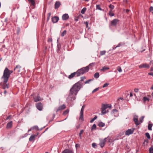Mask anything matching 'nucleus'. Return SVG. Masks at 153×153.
I'll return each instance as SVG.
<instances>
[{"label": "nucleus", "mask_w": 153, "mask_h": 153, "mask_svg": "<svg viewBox=\"0 0 153 153\" xmlns=\"http://www.w3.org/2000/svg\"><path fill=\"white\" fill-rule=\"evenodd\" d=\"M82 81L83 80L81 79L73 85L70 90V94L68 97V99H69L72 101L76 99V96L78 91L83 86V84L82 82Z\"/></svg>", "instance_id": "obj_1"}, {"label": "nucleus", "mask_w": 153, "mask_h": 153, "mask_svg": "<svg viewBox=\"0 0 153 153\" xmlns=\"http://www.w3.org/2000/svg\"><path fill=\"white\" fill-rule=\"evenodd\" d=\"M13 72V71L9 70L7 68H6L4 71L3 75L1 78L4 79V83H7L8 80L10 75Z\"/></svg>", "instance_id": "obj_2"}, {"label": "nucleus", "mask_w": 153, "mask_h": 153, "mask_svg": "<svg viewBox=\"0 0 153 153\" xmlns=\"http://www.w3.org/2000/svg\"><path fill=\"white\" fill-rule=\"evenodd\" d=\"M89 70V66H87L85 67L82 68L78 70L76 73V76H78L84 74V73L88 71Z\"/></svg>", "instance_id": "obj_3"}, {"label": "nucleus", "mask_w": 153, "mask_h": 153, "mask_svg": "<svg viewBox=\"0 0 153 153\" xmlns=\"http://www.w3.org/2000/svg\"><path fill=\"white\" fill-rule=\"evenodd\" d=\"M119 22V20L118 19H115L111 21L109 24V27H115L117 26V24Z\"/></svg>", "instance_id": "obj_4"}, {"label": "nucleus", "mask_w": 153, "mask_h": 153, "mask_svg": "<svg viewBox=\"0 0 153 153\" xmlns=\"http://www.w3.org/2000/svg\"><path fill=\"white\" fill-rule=\"evenodd\" d=\"M85 106V105H84L82 106V107L80 113V117L79 118V120H81L82 121H83L84 120L83 111Z\"/></svg>", "instance_id": "obj_5"}, {"label": "nucleus", "mask_w": 153, "mask_h": 153, "mask_svg": "<svg viewBox=\"0 0 153 153\" xmlns=\"http://www.w3.org/2000/svg\"><path fill=\"white\" fill-rule=\"evenodd\" d=\"M150 67L149 65L146 63L142 64L139 66V67L140 68H149Z\"/></svg>", "instance_id": "obj_6"}, {"label": "nucleus", "mask_w": 153, "mask_h": 153, "mask_svg": "<svg viewBox=\"0 0 153 153\" xmlns=\"http://www.w3.org/2000/svg\"><path fill=\"white\" fill-rule=\"evenodd\" d=\"M21 67L19 65H17L14 68V70L15 74H18L20 72Z\"/></svg>", "instance_id": "obj_7"}, {"label": "nucleus", "mask_w": 153, "mask_h": 153, "mask_svg": "<svg viewBox=\"0 0 153 153\" xmlns=\"http://www.w3.org/2000/svg\"><path fill=\"white\" fill-rule=\"evenodd\" d=\"M6 83H4L3 81V83H1L0 85L2 88L4 89L6 88H9V84H6Z\"/></svg>", "instance_id": "obj_8"}, {"label": "nucleus", "mask_w": 153, "mask_h": 153, "mask_svg": "<svg viewBox=\"0 0 153 153\" xmlns=\"http://www.w3.org/2000/svg\"><path fill=\"white\" fill-rule=\"evenodd\" d=\"M37 108L39 110L41 111L43 108V105L41 102L37 103L36 104Z\"/></svg>", "instance_id": "obj_9"}, {"label": "nucleus", "mask_w": 153, "mask_h": 153, "mask_svg": "<svg viewBox=\"0 0 153 153\" xmlns=\"http://www.w3.org/2000/svg\"><path fill=\"white\" fill-rule=\"evenodd\" d=\"M106 138L102 140H100V145L101 146V147H103L105 145V143L106 141Z\"/></svg>", "instance_id": "obj_10"}, {"label": "nucleus", "mask_w": 153, "mask_h": 153, "mask_svg": "<svg viewBox=\"0 0 153 153\" xmlns=\"http://www.w3.org/2000/svg\"><path fill=\"white\" fill-rule=\"evenodd\" d=\"M66 108V106L65 105L63 104L60 106L56 110V112H58L59 111L62 110Z\"/></svg>", "instance_id": "obj_11"}, {"label": "nucleus", "mask_w": 153, "mask_h": 153, "mask_svg": "<svg viewBox=\"0 0 153 153\" xmlns=\"http://www.w3.org/2000/svg\"><path fill=\"white\" fill-rule=\"evenodd\" d=\"M134 130L132 129H129L126 131L125 134L126 135H128L133 133Z\"/></svg>", "instance_id": "obj_12"}, {"label": "nucleus", "mask_w": 153, "mask_h": 153, "mask_svg": "<svg viewBox=\"0 0 153 153\" xmlns=\"http://www.w3.org/2000/svg\"><path fill=\"white\" fill-rule=\"evenodd\" d=\"M59 20V18L57 16H55L52 18V21L53 23L57 22Z\"/></svg>", "instance_id": "obj_13"}, {"label": "nucleus", "mask_w": 153, "mask_h": 153, "mask_svg": "<svg viewBox=\"0 0 153 153\" xmlns=\"http://www.w3.org/2000/svg\"><path fill=\"white\" fill-rule=\"evenodd\" d=\"M69 16L68 14L65 13L62 16V19L63 20H66L69 18Z\"/></svg>", "instance_id": "obj_14"}, {"label": "nucleus", "mask_w": 153, "mask_h": 153, "mask_svg": "<svg viewBox=\"0 0 153 153\" xmlns=\"http://www.w3.org/2000/svg\"><path fill=\"white\" fill-rule=\"evenodd\" d=\"M12 125L13 122L12 121H11L7 124V126L6 127V128H7V129L11 128L12 126Z\"/></svg>", "instance_id": "obj_15"}, {"label": "nucleus", "mask_w": 153, "mask_h": 153, "mask_svg": "<svg viewBox=\"0 0 153 153\" xmlns=\"http://www.w3.org/2000/svg\"><path fill=\"white\" fill-rule=\"evenodd\" d=\"M37 136V135H31L29 138V141L31 142H33L35 140L36 137Z\"/></svg>", "instance_id": "obj_16"}, {"label": "nucleus", "mask_w": 153, "mask_h": 153, "mask_svg": "<svg viewBox=\"0 0 153 153\" xmlns=\"http://www.w3.org/2000/svg\"><path fill=\"white\" fill-rule=\"evenodd\" d=\"M62 153H74L72 150L66 149L62 152Z\"/></svg>", "instance_id": "obj_17"}, {"label": "nucleus", "mask_w": 153, "mask_h": 153, "mask_svg": "<svg viewBox=\"0 0 153 153\" xmlns=\"http://www.w3.org/2000/svg\"><path fill=\"white\" fill-rule=\"evenodd\" d=\"M61 3L59 1H56L55 4V9H58L60 6Z\"/></svg>", "instance_id": "obj_18"}, {"label": "nucleus", "mask_w": 153, "mask_h": 153, "mask_svg": "<svg viewBox=\"0 0 153 153\" xmlns=\"http://www.w3.org/2000/svg\"><path fill=\"white\" fill-rule=\"evenodd\" d=\"M133 120L136 125H138L140 124V123L138 122L137 116H136V118L134 117L133 118Z\"/></svg>", "instance_id": "obj_19"}, {"label": "nucleus", "mask_w": 153, "mask_h": 153, "mask_svg": "<svg viewBox=\"0 0 153 153\" xmlns=\"http://www.w3.org/2000/svg\"><path fill=\"white\" fill-rule=\"evenodd\" d=\"M42 100V99L39 96H37L34 97V100L35 102H37L41 101Z\"/></svg>", "instance_id": "obj_20"}, {"label": "nucleus", "mask_w": 153, "mask_h": 153, "mask_svg": "<svg viewBox=\"0 0 153 153\" xmlns=\"http://www.w3.org/2000/svg\"><path fill=\"white\" fill-rule=\"evenodd\" d=\"M76 75V72H74L68 76V78L70 79H71L73 78Z\"/></svg>", "instance_id": "obj_21"}, {"label": "nucleus", "mask_w": 153, "mask_h": 153, "mask_svg": "<svg viewBox=\"0 0 153 153\" xmlns=\"http://www.w3.org/2000/svg\"><path fill=\"white\" fill-rule=\"evenodd\" d=\"M28 1L31 5L35 6V2L34 0H28Z\"/></svg>", "instance_id": "obj_22"}, {"label": "nucleus", "mask_w": 153, "mask_h": 153, "mask_svg": "<svg viewBox=\"0 0 153 153\" xmlns=\"http://www.w3.org/2000/svg\"><path fill=\"white\" fill-rule=\"evenodd\" d=\"M108 104H102V105L101 109L105 110L108 108Z\"/></svg>", "instance_id": "obj_23"}, {"label": "nucleus", "mask_w": 153, "mask_h": 153, "mask_svg": "<svg viewBox=\"0 0 153 153\" xmlns=\"http://www.w3.org/2000/svg\"><path fill=\"white\" fill-rule=\"evenodd\" d=\"M109 69V68L108 67L105 66L102 67V68L101 69V71H104L106 70H108Z\"/></svg>", "instance_id": "obj_24"}, {"label": "nucleus", "mask_w": 153, "mask_h": 153, "mask_svg": "<svg viewBox=\"0 0 153 153\" xmlns=\"http://www.w3.org/2000/svg\"><path fill=\"white\" fill-rule=\"evenodd\" d=\"M105 125V123L102 122H99L98 124V126L100 127H103Z\"/></svg>", "instance_id": "obj_25"}, {"label": "nucleus", "mask_w": 153, "mask_h": 153, "mask_svg": "<svg viewBox=\"0 0 153 153\" xmlns=\"http://www.w3.org/2000/svg\"><path fill=\"white\" fill-rule=\"evenodd\" d=\"M99 76V74L98 72H96L95 73L94 75V77L95 78H97Z\"/></svg>", "instance_id": "obj_26"}, {"label": "nucleus", "mask_w": 153, "mask_h": 153, "mask_svg": "<svg viewBox=\"0 0 153 153\" xmlns=\"http://www.w3.org/2000/svg\"><path fill=\"white\" fill-rule=\"evenodd\" d=\"M83 132L84 130H81L79 134V137L80 139H82V137L81 135L83 133Z\"/></svg>", "instance_id": "obj_27"}, {"label": "nucleus", "mask_w": 153, "mask_h": 153, "mask_svg": "<svg viewBox=\"0 0 153 153\" xmlns=\"http://www.w3.org/2000/svg\"><path fill=\"white\" fill-rule=\"evenodd\" d=\"M69 111L68 109H67L63 112V114L64 115H65L68 113Z\"/></svg>", "instance_id": "obj_28"}, {"label": "nucleus", "mask_w": 153, "mask_h": 153, "mask_svg": "<svg viewBox=\"0 0 153 153\" xmlns=\"http://www.w3.org/2000/svg\"><path fill=\"white\" fill-rule=\"evenodd\" d=\"M86 8L85 7H84L82 9V10H81V13L82 14H84V13H85V12L86 11Z\"/></svg>", "instance_id": "obj_29"}, {"label": "nucleus", "mask_w": 153, "mask_h": 153, "mask_svg": "<svg viewBox=\"0 0 153 153\" xmlns=\"http://www.w3.org/2000/svg\"><path fill=\"white\" fill-rule=\"evenodd\" d=\"M152 124H149L148 126V129L149 130H152Z\"/></svg>", "instance_id": "obj_30"}, {"label": "nucleus", "mask_w": 153, "mask_h": 153, "mask_svg": "<svg viewBox=\"0 0 153 153\" xmlns=\"http://www.w3.org/2000/svg\"><path fill=\"white\" fill-rule=\"evenodd\" d=\"M93 80H94V79H89L88 80H86L85 82V84L89 83L90 82L93 81Z\"/></svg>", "instance_id": "obj_31"}, {"label": "nucleus", "mask_w": 153, "mask_h": 153, "mask_svg": "<svg viewBox=\"0 0 153 153\" xmlns=\"http://www.w3.org/2000/svg\"><path fill=\"white\" fill-rule=\"evenodd\" d=\"M106 53V51H101L100 52V53L101 56H102L105 54Z\"/></svg>", "instance_id": "obj_32"}, {"label": "nucleus", "mask_w": 153, "mask_h": 153, "mask_svg": "<svg viewBox=\"0 0 153 153\" xmlns=\"http://www.w3.org/2000/svg\"><path fill=\"white\" fill-rule=\"evenodd\" d=\"M145 135L146 137L149 139H150V135L149 134V133L147 132L145 134Z\"/></svg>", "instance_id": "obj_33"}, {"label": "nucleus", "mask_w": 153, "mask_h": 153, "mask_svg": "<svg viewBox=\"0 0 153 153\" xmlns=\"http://www.w3.org/2000/svg\"><path fill=\"white\" fill-rule=\"evenodd\" d=\"M143 100L144 102H146V101L149 102V99L147 97H145L143 98Z\"/></svg>", "instance_id": "obj_34"}, {"label": "nucleus", "mask_w": 153, "mask_h": 153, "mask_svg": "<svg viewBox=\"0 0 153 153\" xmlns=\"http://www.w3.org/2000/svg\"><path fill=\"white\" fill-rule=\"evenodd\" d=\"M112 10H110L109 13V15L111 16H112L114 15V13H112Z\"/></svg>", "instance_id": "obj_35"}, {"label": "nucleus", "mask_w": 153, "mask_h": 153, "mask_svg": "<svg viewBox=\"0 0 153 153\" xmlns=\"http://www.w3.org/2000/svg\"><path fill=\"white\" fill-rule=\"evenodd\" d=\"M66 30H64L61 33V36H63L65 35L66 34Z\"/></svg>", "instance_id": "obj_36"}, {"label": "nucleus", "mask_w": 153, "mask_h": 153, "mask_svg": "<svg viewBox=\"0 0 153 153\" xmlns=\"http://www.w3.org/2000/svg\"><path fill=\"white\" fill-rule=\"evenodd\" d=\"M117 70L120 72H121L122 71L121 68L120 66H118L117 67Z\"/></svg>", "instance_id": "obj_37"}, {"label": "nucleus", "mask_w": 153, "mask_h": 153, "mask_svg": "<svg viewBox=\"0 0 153 153\" xmlns=\"http://www.w3.org/2000/svg\"><path fill=\"white\" fill-rule=\"evenodd\" d=\"M97 116H95L93 119H92L90 120V122L91 123H92L95 120H96L97 119Z\"/></svg>", "instance_id": "obj_38"}, {"label": "nucleus", "mask_w": 153, "mask_h": 153, "mask_svg": "<svg viewBox=\"0 0 153 153\" xmlns=\"http://www.w3.org/2000/svg\"><path fill=\"white\" fill-rule=\"evenodd\" d=\"M99 87L95 88V89H94L92 91V93H95V92L99 90Z\"/></svg>", "instance_id": "obj_39"}, {"label": "nucleus", "mask_w": 153, "mask_h": 153, "mask_svg": "<svg viewBox=\"0 0 153 153\" xmlns=\"http://www.w3.org/2000/svg\"><path fill=\"white\" fill-rule=\"evenodd\" d=\"M109 7L111 9L110 10H113L114 8V6L111 4H110L109 6Z\"/></svg>", "instance_id": "obj_40"}, {"label": "nucleus", "mask_w": 153, "mask_h": 153, "mask_svg": "<svg viewBox=\"0 0 153 153\" xmlns=\"http://www.w3.org/2000/svg\"><path fill=\"white\" fill-rule=\"evenodd\" d=\"M96 125L95 124H94L92 126L91 128V130L95 129H96Z\"/></svg>", "instance_id": "obj_41"}, {"label": "nucleus", "mask_w": 153, "mask_h": 153, "mask_svg": "<svg viewBox=\"0 0 153 153\" xmlns=\"http://www.w3.org/2000/svg\"><path fill=\"white\" fill-rule=\"evenodd\" d=\"M101 113L102 114H104L106 113L105 110L101 109Z\"/></svg>", "instance_id": "obj_42"}, {"label": "nucleus", "mask_w": 153, "mask_h": 153, "mask_svg": "<svg viewBox=\"0 0 153 153\" xmlns=\"http://www.w3.org/2000/svg\"><path fill=\"white\" fill-rule=\"evenodd\" d=\"M96 7V8L97 9H98L101 10H102V9H101V8L100 7V5H97Z\"/></svg>", "instance_id": "obj_43"}, {"label": "nucleus", "mask_w": 153, "mask_h": 153, "mask_svg": "<svg viewBox=\"0 0 153 153\" xmlns=\"http://www.w3.org/2000/svg\"><path fill=\"white\" fill-rule=\"evenodd\" d=\"M149 151L150 153H153V148L152 147L150 148Z\"/></svg>", "instance_id": "obj_44"}, {"label": "nucleus", "mask_w": 153, "mask_h": 153, "mask_svg": "<svg viewBox=\"0 0 153 153\" xmlns=\"http://www.w3.org/2000/svg\"><path fill=\"white\" fill-rule=\"evenodd\" d=\"M79 18V16H77L75 17L74 18L75 20L76 21H77L78 20Z\"/></svg>", "instance_id": "obj_45"}, {"label": "nucleus", "mask_w": 153, "mask_h": 153, "mask_svg": "<svg viewBox=\"0 0 153 153\" xmlns=\"http://www.w3.org/2000/svg\"><path fill=\"white\" fill-rule=\"evenodd\" d=\"M144 116H142L140 118V123H141L143 122V119H144Z\"/></svg>", "instance_id": "obj_46"}, {"label": "nucleus", "mask_w": 153, "mask_h": 153, "mask_svg": "<svg viewBox=\"0 0 153 153\" xmlns=\"http://www.w3.org/2000/svg\"><path fill=\"white\" fill-rule=\"evenodd\" d=\"M51 13H49L48 14V16L47 18V21H48L50 18V16H51Z\"/></svg>", "instance_id": "obj_47"}, {"label": "nucleus", "mask_w": 153, "mask_h": 153, "mask_svg": "<svg viewBox=\"0 0 153 153\" xmlns=\"http://www.w3.org/2000/svg\"><path fill=\"white\" fill-rule=\"evenodd\" d=\"M92 146L94 148H95L97 146L96 144L95 143H93L92 144Z\"/></svg>", "instance_id": "obj_48"}, {"label": "nucleus", "mask_w": 153, "mask_h": 153, "mask_svg": "<svg viewBox=\"0 0 153 153\" xmlns=\"http://www.w3.org/2000/svg\"><path fill=\"white\" fill-rule=\"evenodd\" d=\"M11 118H12V116L11 115H10V116H9L7 117L6 119V120H10V119H11Z\"/></svg>", "instance_id": "obj_49"}, {"label": "nucleus", "mask_w": 153, "mask_h": 153, "mask_svg": "<svg viewBox=\"0 0 153 153\" xmlns=\"http://www.w3.org/2000/svg\"><path fill=\"white\" fill-rule=\"evenodd\" d=\"M148 143V140H145L144 141L143 144L144 145H147Z\"/></svg>", "instance_id": "obj_50"}, {"label": "nucleus", "mask_w": 153, "mask_h": 153, "mask_svg": "<svg viewBox=\"0 0 153 153\" xmlns=\"http://www.w3.org/2000/svg\"><path fill=\"white\" fill-rule=\"evenodd\" d=\"M108 85H109V84H108V83H105L103 85V86H102V87L103 88H105V87L107 86Z\"/></svg>", "instance_id": "obj_51"}, {"label": "nucleus", "mask_w": 153, "mask_h": 153, "mask_svg": "<svg viewBox=\"0 0 153 153\" xmlns=\"http://www.w3.org/2000/svg\"><path fill=\"white\" fill-rule=\"evenodd\" d=\"M120 100H123V98L122 97H120V98H119L118 100H117V102H118V103H119L120 101Z\"/></svg>", "instance_id": "obj_52"}, {"label": "nucleus", "mask_w": 153, "mask_h": 153, "mask_svg": "<svg viewBox=\"0 0 153 153\" xmlns=\"http://www.w3.org/2000/svg\"><path fill=\"white\" fill-rule=\"evenodd\" d=\"M95 63H90L88 66H89V67L90 66H92L93 65L95 64Z\"/></svg>", "instance_id": "obj_53"}, {"label": "nucleus", "mask_w": 153, "mask_h": 153, "mask_svg": "<svg viewBox=\"0 0 153 153\" xmlns=\"http://www.w3.org/2000/svg\"><path fill=\"white\" fill-rule=\"evenodd\" d=\"M48 41L49 42H52V39L51 38H49L48 39Z\"/></svg>", "instance_id": "obj_54"}, {"label": "nucleus", "mask_w": 153, "mask_h": 153, "mask_svg": "<svg viewBox=\"0 0 153 153\" xmlns=\"http://www.w3.org/2000/svg\"><path fill=\"white\" fill-rule=\"evenodd\" d=\"M84 23L85 24L86 26V27L88 28V22H84Z\"/></svg>", "instance_id": "obj_55"}, {"label": "nucleus", "mask_w": 153, "mask_h": 153, "mask_svg": "<svg viewBox=\"0 0 153 153\" xmlns=\"http://www.w3.org/2000/svg\"><path fill=\"white\" fill-rule=\"evenodd\" d=\"M149 10H150V11H151L152 10H153V7H152V6H151L150 7V9H149Z\"/></svg>", "instance_id": "obj_56"}, {"label": "nucleus", "mask_w": 153, "mask_h": 153, "mask_svg": "<svg viewBox=\"0 0 153 153\" xmlns=\"http://www.w3.org/2000/svg\"><path fill=\"white\" fill-rule=\"evenodd\" d=\"M148 74L152 76H153V72H150L148 73Z\"/></svg>", "instance_id": "obj_57"}, {"label": "nucleus", "mask_w": 153, "mask_h": 153, "mask_svg": "<svg viewBox=\"0 0 153 153\" xmlns=\"http://www.w3.org/2000/svg\"><path fill=\"white\" fill-rule=\"evenodd\" d=\"M121 45V43H119L117 46L116 47H115V48H117V47H120Z\"/></svg>", "instance_id": "obj_58"}, {"label": "nucleus", "mask_w": 153, "mask_h": 153, "mask_svg": "<svg viewBox=\"0 0 153 153\" xmlns=\"http://www.w3.org/2000/svg\"><path fill=\"white\" fill-rule=\"evenodd\" d=\"M134 91L136 92H137L139 89L138 88H135L134 90Z\"/></svg>", "instance_id": "obj_59"}, {"label": "nucleus", "mask_w": 153, "mask_h": 153, "mask_svg": "<svg viewBox=\"0 0 153 153\" xmlns=\"http://www.w3.org/2000/svg\"><path fill=\"white\" fill-rule=\"evenodd\" d=\"M150 65H152V66H153V61H151L150 62Z\"/></svg>", "instance_id": "obj_60"}, {"label": "nucleus", "mask_w": 153, "mask_h": 153, "mask_svg": "<svg viewBox=\"0 0 153 153\" xmlns=\"http://www.w3.org/2000/svg\"><path fill=\"white\" fill-rule=\"evenodd\" d=\"M33 128L38 129V127L37 126H36L33 127Z\"/></svg>", "instance_id": "obj_61"}, {"label": "nucleus", "mask_w": 153, "mask_h": 153, "mask_svg": "<svg viewBox=\"0 0 153 153\" xmlns=\"http://www.w3.org/2000/svg\"><path fill=\"white\" fill-rule=\"evenodd\" d=\"M79 144H76L75 145V146L76 148H77L78 147H79Z\"/></svg>", "instance_id": "obj_62"}, {"label": "nucleus", "mask_w": 153, "mask_h": 153, "mask_svg": "<svg viewBox=\"0 0 153 153\" xmlns=\"http://www.w3.org/2000/svg\"><path fill=\"white\" fill-rule=\"evenodd\" d=\"M150 71H153V67H152L150 68Z\"/></svg>", "instance_id": "obj_63"}, {"label": "nucleus", "mask_w": 153, "mask_h": 153, "mask_svg": "<svg viewBox=\"0 0 153 153\" xmlns=\"http://www.w3.org/2000/svg\"><path fill=\"white\" fill-rule=\"evenodd\" d=\"M127 0H123V2H124V3H127Z\"/></svg>", "instance_id": "obj_64"}]
</instances>
